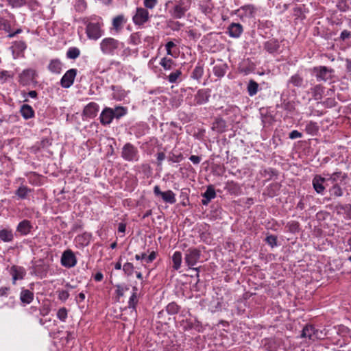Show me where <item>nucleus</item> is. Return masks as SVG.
Masks as SVG:
<instances>
[{"label": "nucleus", "mask_w": 351, "mask_h": 351, "mask_svg": "<svg viewBox=\"0 0 351 351\" xmlns=\"http://www.w3.org/2000/svg\"><path fill=\"white\" fill-rule=\"evenodd\" d=\"M138 300L137 298V295H136V293H132V295L129 299L128 308L135 309L138 304Z\"/></svg>", "instance_id": "obj_52"}, {"label": "nucleus", "mask_w": 351, "mask_h": 351, "mask_svg": "<svg viewBox=\"0 0 351 351\" xmlns=\"http://www.w3.org/2000/svg\"><path fill=\"white\" fill-rule=\"evenodd\" d=\"M182 326L184 330H188L193 328L197 329L200 325L199 322L197 320L192 322L191 320L186 319L185 322L183 321Z\"/></svg>", "instance_id": "obj_38"}, {"label": "nucleus", "mask_w": 351, "mask_h": 351, "mask_svg": "<svg viewBox=\"0 0 351 351\" xmlns=\"http://www.w3.org/2000/svg\"><path fill=\"white\" fill-rule=\"evenodd\" d=\"M119 47V42L113 38H106L100 43V49L104 54L113 55Z\"/></svg>", "instance_id": "obj_3"}, {"label": "nucleus", "mask_w": 351, "mask_h": 351, "mask_svg": "<svg viewBox=\"0 0 351 351\" xmlns=\"http://www.w3.org/2000/svg\"><path fill=\"white\" fill-rule=\"evenodd\" d=\"M348 0H340L337 5L338 9L341 12H346L349 9Z\"/></svg>", "instance_id": "obj_56"}, {"label": "nucleus", "mask_w": 351, "mask_h": 351, "mask_svg": "<svg viewBox=\"0 0 351 351\" xmlns=\"http://www.w3.org/2000/svg\"><path fill=\"white\" fill-rule=\"evenodd\" d=\"M228 66L226 64L215 65L213 67L214 75L217 76L218 77H222L225 75Z\"/></svg>", "instance_id": "obj_32"}, {"label": "nucleus", "mask_w": 351, "mask_h": 351, "mask_svg": "<svg viewBox=\"0 0 351 351\" xmlns=\"http://www.w3.org/2000/svg\"><path fill=\"white\" fill-rule=\"evenodd\" d=\"M187 34L189 36L194 40H198L201 36V34L194 29H190L187 32Z\"/></svg>", "instance_id": "obj_61"}, {"label": "nucleus", "mask_w": 351, "mask_h": 351, "mask_svg": "<svg viewBox=\"0 0 351 351\" xmlns=\"http://www.w3.org/2000/svg\"><path fill=\"white\" fill-rule=\"evenodd\" d=\"M226 128V122L221 117H215L211 129L217 133H223Z\"/></svg>", "instance_id": "obj_18"}, {"label": "nucleus", "mask_w": 351, "mask_h": 351, "mask_svg": "<svg viewBox=\"0 0 351 351\" xmlns=\"http://www.w3.org/2000/svg\"><path fill=\"white\" fill-rule=\"evenodd\" d=\"M241 9L245 11V15L249 16H252L255 11L254 7L252 5H244Z\"/></svg>", "instance_id": "obj_58"}, {"label": "nucleus", "mask_w": 351, "mask_h": 351, "mask_svg": "<svg viewBox=\"0 0 351 351\" xmlns=\"http://www.w3.org/2000/svg\"><path fill=\"white\" fill-rule=\"evenodd\" d=\"M20 112L25 119H29L34 117V110L32 107L28 104L21 106Z\"/></svg>", "instance_id": "obj_25"}, {"label": "nucleus", "mask_w": 351, "mask_h": 351, "mask_svg": "<svg viewBox=\"0 0 351 351\" xmlns=\"http://www.w3.org/2000/svg\"><path fill=\"white\" fill-rule=\"evenodd\" d=\"M224 189L232 195H238L241 193L240 185L234 181H228Z\"/></svg>", "instance_id": "obj_23"}, {"label": "nucleus", "mask_w": 351, "mask_h": 351, "mask_svg": "<svg viewBox=\"0 0 351 351\" xmlns=\"http://www.w3.org/2000/svg\"><path fill=\"white\" fill-rule=\"evenodd\" d=\"M312 71L313 73L315 74L318 82H326L328 80H332L334 77V69L328 68L326 66H315Z\"/></svg>", "instance_id": "obj_2"}, {"label": "nucleus", "mask_w": 351, "mask_h": 351, "mask_svg": "<svg viewBox=\"0 0 351 351\" xmlns=\"http://www.w3.org/2000/svg\"><path fill=\"white\" fill-rule=\"evenodd\" d=\"M210 96V90L200 89L195 95V101L197 105H202L208 101Z\"/></svg>", "instance_id": "obj_15"}, {"label": "nucleus", "mask_w": 351, "mask_h": 351, "mask_svg": "<svg viewBox=\"0 0 351 351\" xmlns=\"http://www.w3.org/2000/svg\"><path fill=\"white\" fill-rule=\"evenodd\" d=\"M67 313H68L67 309L64 307H62V308H60L58 311L57 317L60 321L65 322V320L67 317Z\"/></svg>", "instance_id": "obj_54"}, {"label": "nucleus", "mask_w": 351, "mask_h": 351, "mask_svg": "<svg viewBox=\"0 0 351 351\" xmlns=\"http://www.w3.org/2000/svg\"><path fill=\"white\" fill-rule=\"evenodd\" d=\"M58 299L60 300L61 301H66L69 297V293L67 291H65V290H62V291H58Z\"/></svg>", "instance_id": "obj_62"}, {"label": "nucleus", "mask_w": 351, "mask_h": 351, "mask_svg": "<svg viewBox=\"0 0 351 351\" xmlns=\"http://www.w3.org/2000/svg\"><path fill=\"white\" fill-rule=\"evenodd\" d=\"M281 108L287 112H293L295 109V102L293 101L284 99L281 104Z\"/></svg>", "instance_id": "obj_40"}, {"label": "nucleus", "mask_w": 351, "mask_h": 351, "mask_svg": "<svg viewBox=\"0 0 351 351\" xmlns=\"http://www.w3.org/2000/svg\"><path fill=\"white\" fill-rule=\"evenodd\" d=\"M258 84L254 80H250L247 84V90L250 96L255 95L258 92Z\"/></svg>", "instance_id": "obj_35"}, {"label": "nucleus", "mask_w": 351, "mask_h": 351, "mask_svg": "<svg viewBox=\"0 0 351 351\" xmlns=\"http://www.w3.org/2000/svg\"><path fill=\"white\" fill-rule=\"evenodd\" d=\"M304 82V78L299 73L292 75L288 80V85L291 84L294 87H301Z\"/></svg>", "instance_id": "obj_27"}, {"label": "nucleus", "mask_w": 351, "mask_h": 351, "mask_svg": "<svg viewBox=\"0 0 351 351\" xmlns=\"http://www.w3.org/2000/svg\"><path fill=\"white\" fill-rule=\"evenodd\" d=\"M315 329L312 325H306L302 330L301 337L311 339L315 335Z\"/></svg>", "instance_id": "obj_31"}, {"label": "nucleus", "mask_w": 351, "mask_h": 351, "mask_svg": "<svg viewBox=\"0 0 351 351\" xmlns=\"http://www.w3.org/2000/svg\"><path fill=\"white\" fill-rule=\"evenodd\" d=\"M300 225L299 222L295 221H291L287 223L286 228H288V230L291 233H297L300 230Z\"/></svg>", "instance_id": "obj_42"}, {"label": "nucleus", "mask_w": 351, "mask_h": 351, "mask_svg": "<svg viewBox=\"0 0 351 351\" xmlns=\"http://www.w3.org/2000/svg\"><path fill=\"white\" fill-rule=\"evenodd\" d=\"M188 10L189 7L185 5L184 0H179L169 12L173 19H180L185 16Z\"/></svg>", "instance_id": "obj_6"}, {"label": "nucleus", "mask_w": 351, "mask_h": 351, "mask_svg": "<svg viewBox=\"0 0 351 351\" xmlns=\"http://www.w3.org/2000/svg\"><path fill=\"white\" fill-rule=\"evenodd\" d=\"M351 38V32L348 30H343L340 35L339 39L342 41Z\"/></svg>", "instance_id": "obj_64"}, {"label": "nucleus", "mask_w": 351, "mask_h": 351, "mask_svg": "<svg viewBox=\"0 0 351 351\" xmlns=\"http://www.w3.org/2000/svg\"><path fill=\"white\" fill-rule=\"evenodd\" d=\"M51 143L50 140L47 138H43L40 142H37L35 145L34 147L36 150H40L42 149H45L51 145Z\"/></svg>", "instance_id": "obj_46"}, {"label": "nucleus", "mask_w": 351, "mask_h": 351, "mask_svg": "<svg viewBox=\"0 0 351 351\" xmlns=\"http://www.w3.org/2000/svg\"><path fill=\"white\" fill-rule=\"evenodd\" d=\"M201 256V251L197 248L191 247L189 248L184 256V263L191 269L195 270L197 278H199V267L193 268L194 265L198 262Z\"/></svg>", "instance_id": "obj_1"}, {"label": "nucleus", "mask_w": 351, "mask_h": 351, "mask_svg": "<svg viewBox=\"0 0 351 351\" xmlns=\"http://www.w3.org/2000/svg\"><path fill=\"white\" fill-rule=\"evenodd\" d=\"M77 75V69H71L68 70L62 76L60 80V85L62 87L68 88L71 87L75 77Z\"/></svg>", "instance_id": "obj_11"}, {"label": "nucleus", "mask_w": 351, "mask_h": 351, "mask_svg": "<svg viewBox=\"0 0 351 351\" xmlns=\"http://www.w3.org/2000/svg\"><path fill=\"white\" fill-rule=\"evenodd\" d=\"M32 228L31 222L29 220L24 219L18 224L16 231L20 232L21 235H27L30 232Z\"/></svg>", "instance_id": "obj_22"}, {"label": "nucleus", "mask_w": 351, "mask_h": 351, "mask_svg": "<svg viewBox=\"0 0 351 351\" xmlns=\"http://www.w3.org/2000/svg\"><path fill=\"white\" fill-rule=\"evenodd\" d=\"M326 178L322 177L319 175H315L313 179L312 184L315 191L317 193H323L325 190V186H324V183L326 181Z\"/></svg>", "instance_id": "obj_16"}, {"label": "nucleus", "mask_w": 351, "mask_h": 351, "mask_svg": "<svg viewBox=\"0 0 351 351\" xmlns=\"http://www.w3.org/2000/svg\"><path fill=\"white\" fill-rule=\"evenodd\" d=\"M184 158L183 155L182 153L179 154H175L173 152H169L167 159L169 162H180L181 160H182Z\"/></svg>", "instance_id": "obj_43"}, {"label": "nucleus", "mask_w": 351, "mask_h": 351, "mask_svg": "<svg viewBox=\"0 0 351 351\" xmlns=\"http://www.w3.org/2000/svg\"><path fill=\"white\" fill-rule=\"evenodd\" d=\"M12 8H20L26 3L25 0H6Z\"/></svg>", "instance_id": "obj_55"}, {"label": "nucleus", "mask_w": 351, "mask_h": 351, "mask_svg": "<svg viewBox=\"0 0 351 351\" xmlns=\"http://www.w3.org/2000/svg\"><path fill=\"white\" fill-rule=\"evenodd\" d=\"M136 25H142L149 20V12L145 8H137L136 14L132 18Z\"/></svg>", "instance_id": "obj_10"}, {"label": "nucleus", "mask_w": 351, "mask_h": 351, "mask_svg": "<svg viewBox=\"0 0 351 351\" xmlns=\"http://www.w3.org/2000/svg\"><path fill=\"white\" fill-rule=\"evenodd\" d=\"M138 152L137 148L132 144L128 143L122 149L121 156L127 161H136L138 158Z\"/></svg>", "instance_id": "obj_5"}, {"label": "nucleus", "mask_w": 351, "mask_h": 351, "mask_svg": "<svg viewBox=\"0 0 351 351\" xmlns=\"http://www.w3.org/2000/svg\"><path fill=\"white\" fill-rule=\"evenodd\" d=\"M337 209L344 211L347 217L351 219V204H338L336 206Z\"/></svg>", "instance_id": "obj_50"}, {"label": "nucleus", "mask_w": 351, "mask_h": 351, "mask_svg": "<svg viewBox=\"0 0 351 351\" xmlns=\"http://www.w3.org/2000/svg\"><path fill=\"white\" fill-rule=\"evenodd\" d=\"M324 87L321 84H317L311 88V93L315 99H319L324 93Z\"/></svg>", "instance_id": "obj_36"}, {"label": "nucleus", "mask_w": 351, "mask_h": 351, "mask_svg": "<svg viewBox=\"0 0 351 351\" xmlns=\"http://www.w3.org/2000/svg\"><path fill=\"white\" fill-rule=\"evenodd\" d=\"M331 195L335 197H341L343 195V191L338 184H334L330 189Z\"/></svg>", "instance_id": "obj_49"}, {"label": "nucleus", "mask_w": 351, "mask_h": 351, "mask_svg": "<svg viewBox=\"0 0 351 351\" xmlns=\"http://www.w3.org/2000/svg\"><path fill=\"white\" fill-rule=\"evenodd\" d=\"M265 241L271 247H274L277 245V237L275 235H268L265 238Z\"/></svg>", "instance_id": "obj_57"}, {"label": "nucleus", "mask_w": 351, "mask_h": 351, "mask_svg": "<svg viewBox=\"0 0 351 351\" xmlns=\"http://www.w3.org/2000/svg\"><path fill=\"white\" fill-rule=\"evenodd\" d=\"M62 64L61 61L58 59H52L49 65H48V69L54 73L60 74L62 71Z\"/></svg>", "instance_id": "obj_24"}, {"label": "nucleus", "mask_w": 351, "mask_h": 351, "mask_svg": "<svg viewBox=\"0 0 351 351\" xmlns=\"http://www.w3.org/2000/svg\"><path fill=\"white\" fill-rule=\"evenodd\" d=\"M98 111V104L95 102H90L84 108L82 112L83 119H93L97 116Z\"/></svg>", "instance_id": "obj_12"}, {"label": "nucleus", "mask_w": 351, "mask_h": 351, "mask_svg": "<svg viewBox=\"0 0 351 351\" xmlns=\"http://www.w3.org/2000/svg\"><path fill=\"white\" fill-rule=\"evenodd\" d=\"M14 47L20 51H24L27 47L25 43L21 40L15 42Z\"/></svg>", "instance_id": "obj_63"}, {"label": "nucleus", "mask_w": 351, "mask_h": 351, "mask_svg": "<svg viewBox=\"0 0 351 351\" xmlns=\"http://www.w3.org/2000/svg\"><path fill=\"white\" fill-rule=\"evenodd\" d=\"M10 29L11 26L9 22L3 18L0 17V30H4L5 32H10Z\"/></svg>", "instance_id": "obj_53"}, {"label": "nucleus", "mask_w": 351, "mask_h": 351, "mask_svg": "<svg viewBox=\"0 0 351 351\" xmlns=\"http://www.w3.org/2000/svg\"><path fill=\"white\" fill-rule=\"evenodd\" d=\"M156 257V252L152 251L149 256H147L145 253L141 254H136L135 256L136 260H145L147 263H152Z\"/></svg>", "instance_id": "obj_34"}, {"label": "nucleus", "mask_w": 351, "mask_h": 351, "mask_svg": "<svg viewBox=\"0 0 351 351\" xmlns=\"http://www.w3.org/2000/svg\"><path fill=\"white\" fill-rule=\"evenodd\" d=\"M280 187L281 185L279 183H272L266 189L265 193L268 196L271 197H274L278 194Z\"/></svg>", "instance_id": "obj_29"}, {"label": "nucleus", "mask_w": 351, "mask_h": 351, "mask_svg": "<svg viewBox=\"0 0 351 351\" xmlns=\"http://www.w3.org/2000/svg\"><path fill=\"white\" fill-rule=\"evenodd\" d=\"M243 31L242 25L232 23L228 27V34L232 38H239Z\"/></svg>", "instance_id": "obj_17"}, {"label": "nucleus", "mask_w": 351, "mask_h": 351, "mask_svg": "<svg viewBox=\"0 0 351 351\" xmlns=\"http://www.w3.org/2000/svg\"><path fill=\"white\" fill-rule=\"evenodd\" d=\"M130 39V43L134 45H138L141 43V36L138 32L132 33Z\"/></svg>", "instance_id": "obj_59"}, {"label": "nucleus", "mask_w": 351, "mask_h": 351, "mask_svg": "<svg viewBox=\"0 0 351 351\" xmlns=\"http://www.w3.org/2000/svg\"><path fill=\"white\" fill-rule=\"evenodd\" d=\"M154 194L156 197H160L165 203L173 204L176 202V194L171 190L162 191L159 186L154 187Z\"/></svg>", "instance_id": "obj_4"}, {"label": "nucleus", "mask_w": 351, "mask_h": 351, "mask_svg": "<svg viewBox=\"0 0 351 351\" xmlns=\"http://www.w3.org/2000/svg\"><path fill=\"white\" fill-rule=\"evenodd\" d=\"M182 261V256L180 252L176 251L172 256L173 268L175 270H178L181 267Z\"/></svg>", "instance_id": "obj_30"}, {"label": "nucleus", "mask_w": 351, "mask_h": 351, "mask_svg": "<svg viewBox=\"0 0 351 351\" xmlns=\"http://www.w3.org/2000/svg\"><path fill=\"white\" fill-rule=\"evenodd\" d=\"M116 287L117 288V289L116 290V294H117V299L119 300L121 297L123 296L124 291L129 290V288L128 287H123L119 285H117Z\"/></svg>", "instance_id": "obj_60"}, {"label": "nucleus", "mask_w": 351, "mask_h": 351, "mask_svg": "<svg viewBox=\"0 0 351 351\" xmlns=\"http://www.w3.org/2000/svg\"><path fill=\"white\" fill-rule=\"evenodd\" d=\"M160 64L165 70H170L173 68V65H176L174 61L171 58H168L167 57L161 59Z\"/></svg>", "instance_id": "obj_39"}, {"label": "nucleus", "mask_w": 351, "mask_h": 351, "mask_svg": "<svg viewBox=\"0 0 351 351\" xmlns=\"http://www.w3.org/2000/svg\"><path fill=\"white\" fill-rule=\"evenodd\" d=\"M280 43L276 38H272L264 43V49L269 53H274L278 51Z\"/></svg>", "instance_id": "obj_21"}, {"label": "nucleus", "mask_w": 351, "mask_h": 351, "mask_svg": "<svg viewBox=\"0 0 351 351\" xmlns=\"http://www.w3.org/2000/svg\"><path fill=\"white\" fill-rule=\"evenodd\" d=\"M216 193L215 189L211 185L207 187L206 191L203 194V197L206 199H208V200H211L212 199H214Z\"/></svg>", "instance_id": "obj_47"}, {"label": "nucleus", "mask_w": 351, "mask_h": 351, "mask_svg": "<svg viewBox=\"0 0 351 351\" xmlns=\"http://www.w3.org/2000/svg\"><path fill=\"white\" fill-rule=\"evenodd\" d=\"M34 298V293L29 290L25 289L24 288L21 289V291L20 293V300L22 304H30L33 300Z\"/></svg>", "instance_id": "obj_20"}, {"label": "nucleus", "mask_w": 351, "mask_h": 351, "mask_svg": "<svg viewBox=\"0 0 351 351\" xmlns=\"http://www.w3.org/2000/svg\"><path fill=\"white\" fill-rule=\"evenodd\" d=\"M36 75V71L34 69H25L20 74L19 82L23 86L29 85L31 82H34Z\"/></svg>", "instance_id": "obj_9"}, {"label": "nucleus", "mask_w": 351, "mask_h": 351, "mask_svg": "<svg viewBox=\"0 0 351 351\" xmlns=\"http://www.w3.org/2000/svg\"><path fill=\"white\" fill-rule=\"evenodd\" d=\"M32 192V189L26 186L21 185L15 191V195L19 199H26L28 194Z\"/></svg>", "instance_id": "obj_28"}, {"label": "nucleus", "mask_w": 351, "mask_h": 351, "mask_svg": "<svg viewBox=\"0 0 351 351\" xmlns=\"http://www.w3.org/2000/svg\"><path fill=\"white\" fill-rule=\"evenodd\" d=\"M127 23V19L123 14L116 16L112 19V27L116 32H119L123 27V25Z\"/></svg>", "instance_id": "obj_19"}, {"label": "nucleus", "mask_w": 351, "mask_h": 351, "mask_svg": "<svg viewBox=\"0 0 351 351\" xmlns=\"http://www.w3.org/2000/svg\"><path fill=\"white\" fill-rule=\"evenodd\" d=\"M204 74V64L198 62L191 74V77L199 81Z\"/></svg>", "instance_id": "obj_26"}, {"label": "nucleus", "mask_w": 351, "mask_h": 351, "mask_svg": "<svg viewBox=\"0 0 351 351\" xmlns=\"http://www.w3.org/2000/svg\"><path fill=\"white\" fill-rule=\"evenodd\" d=\"M13 239L14 235L11 230L3 229L0 230V239L3 242H10Z\"/></svg>", "instance_id": "obj_33"}, {"label": "nucleus", "mask_w": 351, "mask_h": 351, "mask_svg": "<svg viewBox=\"0 0 351 351\" xmlns=\"http://www.w3.org/2000/svg\"><path fill=\"white\" fill-rule=\"evenodd\" d=\"M134 265L131 263H126L123 266V270L128 276H132L134 272Z\"/></svg>", "instance_id": "obj_51"}, {"label": "nucleus", "mask_w": 351, "mask_h": 351, "mask_svg": "<svg viewBox=\"0 0 351 351\" xmlns=\"http://www.w3.org/2000/svg\"><path fill=\"white\" fill-rule=\"evenodd\" d=\"M100 122L101 125H109L113 120L112 108L106 107L101 112L100 117Z\"/></svg>", "instance_id": "obj_14"}, {"label": "nucleus", "mask_w": 351, "mask_h": 351, "mask_svg": "<svg viewBox=\"0 0 351 351\" xmlns=\"http://www.w3.org/2000/svg\"><path fill=\"white\" fill-rule=\"evenodd\" d=\"M127 112V108L123 106H117L114 108H112L113 118L119 119L121 117L125 115Z\"/></svg>", "instance_id": "obj_37"}, {"label": "nucleus", "mask_w": 351, "mask_h": 351, "mask_svg": "<svg viewBox=\"0 0 351 351\" xmlns=\"http://www.w3.org/2000/svg\"><path fill=\"white\" fill-rule=\"evenodd\" d=\"M77 263V258L71 250H65L61 257V264L68 268L74 267Z\"/></svg>", "instance_id": "obj_8"}, {"label": "nucleus", "mask_w": 351, "mask_h": 351, "mask_svg": "<svg viewBox=\"0 0 351 351\" xmlns=\"http://www.w3.org/2000/svg\"><path fill=\"white\" fill-rule=\"evenodd\" d=\"M319 128L317 123L313 121L309 122L306 125L305 130L308 134L314 135L318 132Z\"/></svg>", "instance_id": "obj_44"}, {"label": "nucleus", "mask_w": 351, "mask_h": 351, "mask_svg": "<svg viewBox=\"0 0 351 351\" xmlns=\"http://www.w3.org/2000/svg\"><path fill=\"white\" fill-rule=\"evenodd\" d=\"M182 75V71L180 69H177L175 71L172 72L167 77L168 81L170 83H176L178 82V80Z\"/></svg>", "instance_id": "obj_45"}, {"label": "nucleus", "mask_w": 351, "mask_h": 351, "mask_svg": "<svg viewBox=\"0 0 351 351\" xmlns=\"http://www.w3.org/2000/svg\"><path fill=\"white\" fill-rule=\"evenodd\" d=\"M180 309V306L176 302H172L166 306V311L170 315L177 314Z\"/></svg>", "instance_id": "obj_41"}, {"label": "nucleus", "mask_w": 351, "mask_h": 351, "mask_svg": "<svg viewBox=\"0 0 351 351\" xmlns=\"http://www.w3.org/2000/svg\"><path fill=\"white\" fill-rule=\"evenodd\" d=\"M86 33L90 39L97 40L102 35V30L99 23H88L86 24Z\"/></svg>", "instance_id": "obj_7"}, {"label": "nucleus", "mask_w": 351, "mask_h": 351, "mask_svg": "<svg viewBox=\"0 0 351 351\" xmlns=\"http://www.w3.org/2000/svg\"><path fill=\"white\" fill-rule=\"evenodd\" d=\"M10 274L12 276V284L15 285L17 280H22L24 278L26 271L21 266L13 265L10 268Z\"/></svg>", "instance_id": "obj_13"}, {"label": "nucleus", "mask_w": 351, "mask_h": 351, "mask_svg": "<svg viewBox=\"0 0 351 351\" xmlns=\"http://www.w3.org/2000/svg\"><path fill=\"white\" fill-rule=\"evenodd\" d=\"M80 54V51L77 47H71L66 52V57L70 59H75Z\"/></svg>", "instance_id": "obj_48"}]
</instances>
